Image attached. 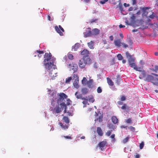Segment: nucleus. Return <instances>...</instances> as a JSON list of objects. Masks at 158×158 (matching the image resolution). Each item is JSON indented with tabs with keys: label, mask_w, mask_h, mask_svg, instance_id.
Here are the masks:
<instances>
[{
	"label": "nucleus",
	"mask_w": 158,
	"mask_h": 158,
	"mask_svg": "<svg viewBox=\"0 0 158 158\" xmlns=\"http://www.w3.org/2000/svg\"><path fill=\"white\" fill-rule=\"evenodd\" d=\"M67 98V96L64 93H61L57 94V104L53 110L55 113L58 114L61 112L64 109V113H66L67 106L65 103V99Z\"/></svg>",
	"instance_id": "1"
},
{
	"label": "nucleus",
	"mask_w": 158,
	"mask_h": 158,
	"mask_svg": "<svg viewBox=\"0 0 158 158\" xmlns=\"http://www.w3.org/2000/svg\"><path fill=\"white\" fill-rule=\"evenodd\" d=\"M51 54L50 52L45 53L44 56V59L43 61V64L45 69L48 70L51 69L52 66H53L54 69L56 68V65L54 64V62L56 60L55 58H53L51 60L52 62H48L51 59Z\"/></svg>",
	"instance_id": "2"
},
{
	"label": "nucleus",
	"mask_w": 158,
	"mask_h": 158,
	"mask_svg": "<svg viewBox=\"0 0 158 158\" xmlns=\"http://www.w3.org/2000/svg\"><path fill=\"white\" fill-rule=\"evenodd\" d=\"M144 81L147 82H150L154 85L158 86V79L157 78H155L152 75L148 74L147 75Z\"/></svg>",
	"instance_id": "3"
},
{
	"label": "nucleus",
	"mask_w": 158,
	"mask_h": 158,
	"mask_svg": "<svg viewBox=\"0 0 158 158\" xmlns=\"http://www.w3.org/2000/svg\"><path fill=\"white\" fill-rule=\"evenodd\" d=\"M52 67H53V69L52 67L51 69L50 70H51L49 72V75L51 77V79L53 80L54 79H55V77L57 76L56 75L57 73L55 70V69H56V67L55 69H54L53 66H52Z\"/></svg>",
	"instance_id": "4"
},
{
	"label": "nucleus",
	"mask_w": 158,
	"mask_h": 158,
	"mask_svg": "<svg viewBox=\"0 0 158 158\" xmlns=\"http://www.w3.org/2000/svg\"><path fill=\"white\" fill-rule=\"evenodd\" d=\"M87 58L85 59L84 58H83L80 60L78 65L80 68H83L85 67L87 64Z\"/></svg>",
	"instance_id": "5"
},
{
	"label": "nucleus",
	"mask_w": 158,
	"mask_h": 158,
	"mask_svg": "<svg viewBox=\"0 0 158 158\" xmlns=\"http://www.w3.org/2000/svg\"><path fill=\"white\" fill-rule=\"evenodd\" d=\"M68 67L70 69V70H73V73L76 72L78 69L77 64L73 63L69 64L68 65Z\"/></svg>",
	"instance_id": "6"
},
{
	"label": "nucleus",
	"mask_w": 158,
	"mask_h": 158,
	"mask_svg": "<svg viewBox=\"0 0 158 158\" xmlns=\"http://www.w3.org/2000/svg\"><path fill=\"white\" fill-rule=\"evenodd\" d=\"M59 28H58L57 26H56L55 27V29L56 31V32L58 33H59L60 35H63V33H62V32H64V30L60 25H59Z\"/></svg>",
	"instance_id": "7"
},
{
	"label": "nucleus",
	"mask_w": 158,
	"mask_h": 158,
	"mask_svg": "<svg viewBox=\"0 0 158 158\" xmlns=\"http://www.w3.org/2000/svg\"><path fill=\"white\" fill-rule=\"evenodd\" d=\"M86 31L84 33V36L87 37L92 35V32L91 31V28L89 27L87 28Z\"/></svg>",
	"instance_id": "8"
},
{
	"label": "nucleus",
	"mask_w": 158,
	"mask_h": 158,
	"mask_svg": "<svg viewBox=\"0 0 158 158\" xmlns=\"http://www.w3.org/2000/svg\"><path fill=\"white\" fill-rule=\"evenodd\" d=\"M81 54L83 56V58H85L89 56V51L86 49H84L81 52Z\"/></svg>",
	"instance_id": "9"
},
{
	"label": "nucleus",
	"mask_w": 158,
	"mask_h": 158,
	"mask_svg": "<svg viewBox=\"0 0 158 158\" xmlns=\"http://www.w3.org/2000/svg\"><path fill=\"white\" fill-rule=\"evenodd\" d=\"M107 142L106 141H103L100 142L98 144V146L101 148V150L103 151L104 149V148L106 145Z\"/></svg>",
	"instance_id": "10"
},
{
	"label": "nucleus",
	"mask_w": 158,
	"mask_h": 158,
	"mask_svg": "<svg viewBox=\"0 0 158 158\" xmlns=\"http://www.w3.org/2000/svg\"><path fill=\"white\" fill-rule=\"evenodd\" d=\"M146 72L145 70H143V71L139 73V78L140 79H144L147 76Z\"/></svg>",
	"instance_id": "11"
},
{
	"label": "nucleus",
	"mask_w": 158,
	"mask_h": 158,
	"mask_svg": "<svg viewBox=\"0 0 158 158\" xmlns=\"http://www.w3.org/2000/svg\"><path fill=\"white\" fill-rule=\"evenodd\" d=\"M114 43L115 45L118 47H120L122 44V43L121 42V40L120 39H117L115 40L114 41Z\"/></svg>",
	"instance_id": "12"
},
{
	"label": "nucleus",
	"mask_w": 158,
	"mask_h": 158,
	"mask_svg": "<svg viewBox=\"0 0 158 158\" xmlns=\"http://www.w3.org/2000/svg\"><path fill=\"white\" fill-rule=\"evenodd\" d=\"M73 85L75 88L78 89L79 85L78 84L79 83V79H77L76 80H73Z\"/></svg>",
	"instance_id": "13"
},
{
	"label": "nucleus",
	"mask_w": 158,
	"mask_h": 158,
	"mask_svg": "<svg viewBox=\"0 0 158 158\" xmlns=\"http://www.w3.org/2000/svg\"><path fill=\"white\" fill-rule=\"evenodd\" d=\"M88 87L89 88H92L93 87V80L92 79H90L89 81H87V83Z\"/></svg>",
	"instance_id": "14"
},
{
	"label": "nucleus",
	"mask_w": 158,
	"mask_h": 158,
	"mask_svg": "<svg viewBox=\"0 0 158 158\" xmlns=\"http://www.w3.org/2000/svg\"><path fill=\"white\" fill-rule=\"evenodd\" d=\"M97 132L98 134L100 136H102L103 135V131L101 128L99 127H97Z\"/></svg>",
	"instance_id": "15"
},
{
	"label": "nucleus",
	"mask_w": 158,
	"mask_h": 158,
	"mask_svg": "<svg viewBox=\"0 0 158 158\" xmlns=\"http://www.w3.org/2000/svg\"><path fill=\"white\" fill-rule=\"evenodd\" d=\"M100 31L97 28H95L92 31V35H96L99 33Z\"/></svg>",
	"instance_id": "16"
},
{
	"label": "nucleus",
	"mask_w": 158,
	"mask_h": 158,
	"mask_svg": "<svg viewBox=\"0 0 158 158\" xmlns=\"http://www.w3.org/2000/svg\"><path fill=\"white\" fill-rule=\"evenodd\" d=\"M94 42L93 41H91L90 42L88 43L87 44L89 48L91 49L94 48Z\"/></svg>",
	"instance_id": "17"
},
{
	"label": "nucleus",
	"mask_w": 158,
	"mask_h": 158,
	"mask_svg": "<svg viewBox=\"0 0 158 158\" xmlns=\"http://www.w3.org/2000/svg\"><path fill=\"white\" fill-rule=\"evenodd\" d=\"M112 122L114 124H116L118 122V119L115 116H113L111 118Z\"/></svg>",
	"instance_id": "18"
},
{
	"label": "nucleus",
	"mask_w": 158,
	"mask_h": 158,
	"mask_svg": "<svg viewBox=\"0 0 158 158\" xmlns=\"http://www.w3.org/2000/svg\"><path fill=\"white\" fill-rule=\"evenodd\" d=\"M59 124L61 127L64 130L68 129L69 127L68 125H63L61 123H59Z\"/></svg>",
	"instance_id": "19"
},
{
	"label": "nucleus",
	"mask_w": 158,
	"mask_h": 158,
	"mask_svg": "<svg viewBox=\"0 0 158 158\" xmlns=\"http://www.w3.org/2000/svg\"><path fill=\"white\" fill-rule=\"evenodd\" d=\"M107 81L109 85L112 86L114 85V83L111 79H110L109 77L107 78Z\"/></svg>",
	"instance_id": "20"
},
{
	"label": "nucleus",
	"mask_w": 158,
	"mask_h": 158,
	"mask_svg": "<svg viewBox=\"0 0 158 158\" xmlns=\"http://www.w3.org/2000/svg\"><path fill=\"white\" fill-rule=\"evenodd\" d=\"M148 8L147 7H144L142 8V11L143 12V14L144 15H147L148 13V12L146 11V10L148 9Z\"/></svg>",
	"instance_id": "21"
},
{
	"label": "nucleus",
	"mask_w": 158,
	"mask_h": 158,
	"mask_svg": "<svg viewBox=\"0 0 158 158\" xmlns=\"http://www.w3.org/2000/svg\"><path fill=\"white\" fill-rule=\"evenodd\" d=\"M116 77V83L118 85L121 81L122 79L119 75H117Z\"/></svg>",
	"instance_id": "22"
},
{
	"label": "nucleus",
	"mask_w": 158,
	"mask_h": 158,
	"mask_svg": "<svg viewBox=\"0 0 158 158\" xmlns=\"http://www.w3.org/2000/svg\"><path fill=\"white\" fill-rule=\"evenodd\" d=\"M79 44L78 43L76 44L73 47V49L74 51H76L79 47Z\"/></svg>",
	"instance_id": "23"
},
{
	"label": "nucleus",
	"mask_w": 158,
	"mask_h": 158,
	"mask_svg": "<svg viewBox=\"0 0 158 158\" xmlns=\"http://www.w3.org/2000/svg\"><path fill=\"white\" fill-rule=\"evenodd\" d=\"M82 99L84 100L83 101L82 103L84 105L83 107H85L88 103V99L87 98H82Z\"/></svg>",
	"instance_id": "24"
},
{
	"label": "nucleus",
	"mask_w": 158,
	"mask_h": 158,
	"mask_svg": "<svg viewBox=\"0 0 158 158\" xmlns=\"http://www.w3.org/2000/svg\"><path fill=\"white\" fill-rule=\"evenodd\" d=\"M81 92L83 94H86L88 92V89L86 88H84L81 89Z\"/></svg>",
	"instance_id": "25"
},
{
	"label": "nucleus",
	"mask_w": 158,
	"mask_h": 158,
	"mask_svg": "<svg viewBox=\"0 0 158 158\" xmlns=\"http://www.w3.org/2000/svg\"><path fill=\"white\" fill-rule=\"evenodd\" d=\"M77 93L78 92H76L75 94V95L76 96L77 98V99H82V98H83L82 94H79V95H77Z\"/></svg>",
	"instance_id": "26"
},
{
	"label": "nucleus",
	"mask_w": 158,
	"mask_h": 158,
	"mask_svg": "<svg viewBox=\"0 0 158 158\" xmlns=\"http://www.w3.org/2000/svg\"><path fill=\"white\" fill-rule=\"evenodd\" d=\"M63 119L66 123H69V119L67 117L64 116L63 118Z\"/></svg>",
	"instance_id": "27"
},
{
	"label": "nucleus",
	"mask_w": 158,
	"mask_h": 158,
	"mask_svg": "<svg viewBox=\"0 0 158 158\" xmlns=\"http://www.w3.org/2000/svg\"><path fill=\"white\" fill-rule=\"evenodd\" d=\"M103 116L102 115H101L98 118H97L95 120V121H98L99 122H102V121Z\"/></svg>",
	"instance_id": "28"
},
{
	"label": "nucleus",
	"mask_w": 158,
	"mask_h": 158,
	"mask_svg": "<svg viewBox=\"0 0 158 158\" xmlns=\"http://www.w3.org/2000/svg\"><path fill=\"white\" fill-rule=\"evenodd\" d=\"M89 101L90 102H91L92 103L94 101V99L93 96H90V97L89 96L88 97Z\"/></svg>",
	"instance_id": "29"
},
{
	"label": "nucleus",
	"mask_w": 158,
	"mask_h": 158,
	"mask_svg": "<svg viewBox=\"0 0 158 158\" xmlns=\"http://www.w3.org/2000/svg\"><path fill=\"white\" fill-rule=\"evenodd\" d=\"M107 126L111 130H113V131L114 130V126L111 123L108 124Z\"/></svg>",
	"instance_id": "30"
},
{
	"label": "nucleus",
	"mask_w": 158,
	"mask_h": 158,
	"mask_svg": "<svg viewBox=\"0 0 158 158\" xmlns=\"http://www.w3.org/2000/svg\"><path fill=\"white\" fill-rule=\"evenodd\" d=\"M134 62L135 60L134 59V58H129V59H128V63L129 65L130 64L132 63H133Z\"/></svg>",
	"instance_id": "31"
},
{
	"label": "nucleus",
	"mask_w": 158,
	"mask_h": 158,
	"mask_svg": "<svg viewBox=\"0 0 158 158\" xmlns=\"http://www.w3.org/2000/svg\"><path fill=\"white\" fill-rule=\"evenodd\" d=\"M129 65L131 67L133 68L134 69L136 68L137 66L136 65L135 62L132 63Z\"/></svg>",
	"instance_id": "32"
},
{
	"label": "nucleus",
	"mask_w": 158,
	"mask_h": 158,
	"mask_svg": "<svg viewBox=\"0 0 158 158\" xmlns=\"http://www.w3.org/2000/svg\"><path fill=\"white\" fill-rule=\"evenodd\" d=\"M87 79L85 77H84L83 78V79L82 80V83L83 84H86V83H87Z\"/></svg>",
	"instance_id": "33"
},
{
	"label": "nucleus",
	"mask_w": 158,
	"mask_h": 158,
	"mask_svg": "<svg viewBox=\"0 0 158 158\" xmlns=\"http://www.w3.org/2000/svg\"><path fill=\"white\" fill-rule=\"evenodd\" d=\"M73 80H76L77 79H79L78 75L77 74H74L73 75Z\"/></svg>",
	"instance_id": "34"
},
{
	"label": "nucleus",
	"mask_w": 158,
	"mask_h": 158,
	"mask_svg": "<svg viewBox=\"0 0 158 158\" xmlns=\"http://www.w3.org/2000/svg\"><path fill=\"white\" fill-rule=\"evenodd\" d=\"M72 79V77H69L68 78H66L65 81L66 83H69Z\"/></svg>",
	"instance_id": "35"
},
{
	"label": "nucleus",
	"mask_w": 158,
	"mask_h": 158,
	"mask_svg": "<svg viewBox=\"0 0 158 158\" xmlns=\"http://www.w3.org/2000/svg\"><path fill=\"white\" fill-rule=\"evenodd\" d=\"M117 57L119 60H122L123 59V57L122 55L120 54L117 55Z\"/></svg>",
	"instance_id": "36"
},
{
	"label": "nucleus",
	"mask_w": 158,
	"mask_h": 158,
	"mask_svg": "<svg viewBox=\"0 0 158 158\" xmlns=\"http://www.w3.org/2000/svg\"><path fill=\"white\" fill-rule=\"evenodd\" d=\"M144 143L143 141L139 145V148L140 149H142L144 146Z\"/></svg>",
	"instance_id": "37"
},
{
	"label": "nucleus",
	"mask_w": 158,
	"mask_h": 158,
	"mask_svg": "<svg viewBox=\"0 0 158 158\" xmlns=\"http://www.w3.org/2000/svg\"><path fill=\"white\" fill-rule=\"evenodd\" d=\"M113 131V130H110V131H108L106 133V135L107 136H109L111 134V132Z\"/></svg>",
	"instance_id": "38"
},
{
	"label": "nucleus",
	"mask_w": 158,
	"mask_h": 158,
	"mask_svg": "<svg viewBox=\"0 0 158 158\" xmlns=\"http://www.w3.org/2000/svg\"><path fill=\"white\" fill-rule=\"evenodd\" d=\"M97 91L98 93H100L102 91V90L100 87H99L97 89Z\"/></svg>",
	"instance_id": "39"
},
{
	"label": "nucleus",
	"mask_w": 158,
	"mask_h": 158,
	"mask_svg": "<svg viewBox=\"0 0 158 158\" xmlns=\"http://www.w3.org/2000/svg\"><path fill=\"white\" fill-rule=\"evenodd\" d=\"M68 56L70 60H73V56L72 54H68Z\"/></svg>",
	"instance_id": "40"
},
{
	"label": "nucleus",
	"mask_w": 158,
	"mask_h": 158,
	"mask_svg": "<svg viewBox=\"0 0 158 158\" xmlns=\"http://www.w3.org/2000/svg\"><path fill=\"white\" fill-rule=\"evenodd\" d=\"M152 70L154 72H157L158 71V65H156L155 66V69H153Z\"/></svg>",
	"instance_id": "41"
},
{
	"label": "nucleus",
	"mask_w": 158,
	"mask_h": 158,
	"mask_svg": "<svg viewBox=\"0 0 158 158\" xmlns=\"http://www.w3.org/2000/svg\"><path fill=\"white\" fill-rule=\"evenodd\" d=\"M126 122L128 123H132V121L131 118H129L127 119Z\"/></svg>",
	"instance_id": "42"
},
{
	"label": "nucleus",
	"mask_w": 158,
	"mask_h": 158,
	"mask_svg": "<svg viewBox=\"0 0 158 158\" xmlns=\"http://www.w3.org/2000/svg\"><path fill=\"white\" fill-rule=\"evenodd\" d=\"M126 56L127 58H128L129 59V58H132L131 57V56L130 55V54L128 52H126Z\"/></svg>",
	"instance_id": "43"
},
{
	"label": "nucleus",
	"mask_w": 158,
	"mask_h": 158,
	"mask_svg": "<svg viewBox=\"0 0 158 158\" xmlns=\"http://www.w3.org/2000/svg\"><path fill=\"white\" fill-rule=\"evenodd\" d=\"M137 71H139L140 72H141L143 71V70H142V69L140 67L138 68L137 67H136V68L135 69Z\"/></svg>",
	"instance_id": "44"
},
{
	"label": "nucleus",
	"mask_w": 158,
	"mask_h": 158,
	"mask_svg": "<svg viewBox=\"0 0 158 158\" xmlns=\"http://www.w3.org/2000/svg\"><path fill=\"white\" fill-rule=\"evenodd\" d=\"M36 52L37 53L39 54L40 55H42L44 54V52L43 51H40V50H37L36 51Z\"/></svg>",
	"instance_id": "45"
},
{
	"label": "nucleus",
	"mask_w": 158,
	"mask_h": 158,
	"mask_svg": "<svg viewBox=\"0 0 158 158\" xmlns=\"http://www.w3.org/2000/svg\"><path fill=\"white\" fill-rule=\"evenodd\" d=\"M128 128L129 129H130L131 131L133 132L135 131V128L132 126L129 127Z\"/></svg>",
	"instance_id": "46"
},
{
	"label": "nucleus",
	"mask_w": 158,
	"mask_h": 158,
	"mask_svg": "<svg viewBox=\"0 0 158 158\" xmlns=\"http://www.w3.org/2000/svg\"><path fill=\"white\" fill-rule=\"evenodd\" d=\"M72 101L70 100L69 99H68L67 100L66 104L67 105H70Z\"/></svg>",
	"instance_id": "47"
},
{
	"label": "nucleus",
	"mask_w": 158,
	"mask_h": 158,
	"mask_svg": "<svg viewBox=\"0 0 158 158\" xmlns=\"http://www.w3.org/2000/svg\"><path fill=\"white\" fill-rule=\"evenodd\" d=\"M108 0H102L100 1V3L101 4H104L106 2H107Z\"/></svg>",
	"instance_id": "48"
},
{
	"label": "nucleus",
	"mask_w": 158,
	"mask_h": 158,
	"mask_svg": "<svg viewBox=\"0 0 158 158\" xmlns=\"http://www.w3.org/2000/svg\"><path fill=\"white\" fill-rule=\"evenodd\" d=\"M122 45L123 46V47L124 48H126L127 47H128V45L126 44L125 43H122Z\"/></svg>",
	"instance_id": "49"
},
{
	"label": "nucleus",
	"mask_w": 158,
	"mask_h": 158,
	"mask_svg": "<svg viewBox=\"0 0 158 158\" xmlns=\"http://www.w3.org/2000/svg\"><path fill=\"white\" fill-rule=\"evenodd\" d=\"M98 20L97 19H91L90 21V23H94L96 22Z\"/></svg>",
	"instance_id": "50"
},
{
	"label": "nucleus",
	"mask_w": 158,
	"mask_h": 158,
	"mask_svg": "<svg viewBox=\"0 0 158 158\" xmlns=\"http://www.w3.org/2000/svg\"><path fill=\"white\" fill-rule=\"evenodd\" d=\"M119 8L120 10L122 11L123 10V6L122 4H119Z\"/></svg>",
	"instance_id": "51"
},
{
	"label": "nucleus",
	"mask_w": 158,
	"mask_h": 158,
	"mask_svg": "<svg viewBox=\"0 0 158 158\" xmlns=\"http://www.w3.org/2000/svg\"><path fill=\"white\" fill-rule=\"evenodd\" d=\"M128 139H129L128 137H127L125 139H124L123 140V142L124 143H126L128 141Z\"/></svg>",
	"instance_id": "52"
},
{
	"label": "nucleus",
	"mask_w": 158,
	"mask_h": 158,
	"mask_svg": "<svg viewBox=\"0 0 158 158\" xmlns=\"http://www.w3.org/2000/svg\"><path fill=\"white\" fill-rule=\"evenodd\" d=\"M126 98L124 96H122L121 98V101H124L126 100Z\"/></svg>",
	"instance_id": "53"
},
{
	"label": "nucleus",
	"mask_w": 158,
	"mask_h": 158,
	"mask_svg": "<svg viewBox=\"0 0 158 158\" xmlns=\"http://www.w3.org/2000/svg\"><path fill=\"white\" fill-rule=\"evenodd\" d=\"M64 137L65 139H71L72 138L70 136H62Z\"/></svg>",
	"instance_id": "54"
},
{
	"label": "nucleus",
	"mask_w": 158,
	"mask_h": 158,
	"mask_svg": "<svg viewBox=\"0 0 158 158\" xmlns=\"http://www.w3.org/2000/svg\"><path fill=\"white\" fill-rule=\"evenodd\" d=\"M126 106H127L125 104L123 105V106H122L121 107V108L122 110H125L126 108Z\"/></svg>",
	"instance_id": "55"
},
{
	"label": "nucleus",
	"mask_w": 158,
	"mask_h": 158,
	"mask_svg": "<svg viewBox=\"0 0 158 158\" xmlns=\"http://www.w3.org/2000/svg\"><path fill=\"white\" fill-rule=\"evenodd\" d=\"M132 41L131 40H129V41H128V44H129V45L131 46L132 45Z\"/></svg>",
	"instance_id": "56"
},
{
	"label": "nucleus",
	"mask_w": 158,
	"mask_h": 158,
	"mask_svg": "<svg viewBox=\"0 0 158 158\" xmlns=\"http://www.w3.org/2000/svg\"><path fill=\"white\" fill-rule=\"evenodd\" d=\"M132 4L133 5L136 4V0H132Z\"/></svg>",
	"instance_id": "57"
},
{
	"label": "nucleus",
	"mask_w": 158,
	"mask_h": 158,
	"mask_svg": "<svg viewBox=\"0 0 158 158\" xmlns=\"http://www.w3.org/2000/svg\"><path fill=\"white\" fill-rule=\"evenodd\" d=\"M154 17H155V16L153 14H152L149 16V18H150L151 19H153V18H154Z\"/></svg>",
	"instance_id": "58"
},
{
	"label": "nucleus",
	"mask_w": 158,
	"mask_h": 158,
	"mask_svg": "<svg viewBox=\"0 0 158 158\" xmlns=\"http://www.w3.org/2000/svg\"><path fill=\"white\" fill-rule=\"evenodd\" d=\"M109 38L111 41H113V40L114 37L113 36L111 35L109 37Z\"/></svg>",
	"instance_id": "59"
},
{
	"label": "nucleus",
	"mask_w": 158,
	"mask_h": 158,
	"mask_svg": "<svg viewBox=\"0 0 158 158\" xmlns=\"http://www.w3.org/2000/svg\"><path fill=\"white\" fill-rule=\"evenodd\" d=\"M131 19L132 20H134L135 19V16L134 15H133L131 16Z\"/></svg>",
	"instance_id": "60"
},
{
	"label": "nucleus",
	"mask_w": 158,
	"mask_h": 158,
	"mask_svg": "<svg viewBox=\"0 0 158 158\" xmlns=\"http://www.w3.org/2000/svg\"><path fill=\"white\" fill-rule=\"evenodd\" d=\"M123 5L125 7H128L129 6V5L128 4H127L126 3H124Z\"/></svg>",
	"instance_id": "61"
},
{
	"label": "nucleus",
	"mask_w": 158,
	"mask_h": 158,
	"mask_svg": "<svg viewBox=\"0 0 158 158\" xmlns=\"http://www.w3.org/2000/svg\"><path fill=\"white\" fill-rule=\"evenodd\" d=\"M115 137V134H113L110 136V138L111 139H114V138Z\"/></svg>",
	"instance_id": "62"
},
{
	"label": "nucleus",
	"mask_w": 158,
	"mask_h": 158,
	"mask_svg": "<svg viewBox=\"0 0 158 158\" xmlns=\"http://www.w3.org/2000/svg\"><path fill=\"white\" fill-rule=\"evenodd\" d=\"M125 26L124 25H123L122 24H121L119 25V27L120 28H121L123 27H125Z\"/></svg>",
	"instance_id": "63"
},
{
	"label": "nucleus",
	"mask_w": 158,
	"mask_h": 158,
	"mask_svg": "<svg viewBox=\"0 0 158 158\" xmlns=\"http://www.w3.org/2000/svg\"><path fill=\"white\" fill-rule=\"evenodd\" d=\"M135 158H139V155L138 154H137L135 155Z\"/></svg>",
	"instance_id": "64"
}]
</instances>
